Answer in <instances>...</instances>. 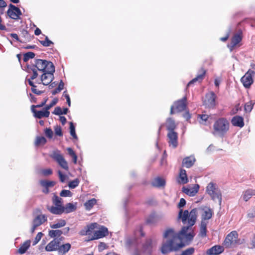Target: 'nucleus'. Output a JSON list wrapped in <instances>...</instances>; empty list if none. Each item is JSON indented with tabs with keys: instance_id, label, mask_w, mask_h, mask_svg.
<instances>
[{
	"instance_id": "obj_1",
	"label": "nucleus",
	"mask_w": 255,
	"mask_h": 255,
	"mask_svg": "<svg viewBox=\"0 0 255 255\" xmlns=\"http://www.w3.org/2000/svg\"><path fill=\"white\" fill-rule=\"evenodd\" d=\"M198 210L194 208L190 212L186 210L183 211L180 209L178 218L180 219L183 224H187V226L183 227L181 231L176 233L172 228L166 230L163 237V241L160 251L163 254L172 252H176L185 246L182 241L185 238L187 241H192L195 236L192 226L196 223L197 218Z\"/></svg>"
},
{
	"instance_id": "obj_2",
	"label": "nucleus",
	"mask_w": 255,
	"mask_h": 255,
	"mask_svg": "<svg viewBox=\"0 0 255 255\" xmlns=\"http://www.w3.org/2000/svg\"><path fill=\"white\" fill-rule=\"evenodd\" d=\"M230 123L225 118L216 120L213 125L212 133L215 136L224 137L230 129Z\"/></svg>"
},
{
	"instance_id": "obj_3",
	"label": "nucleus",
	"mask_w": 255,
	"mask_h": 255,
	"mask_svg": "<svg viewBox=\"0 0 255 255\" xmlns=\"http://www.w3.org/2000/svg\"><path fill=\"white\" fill-rule=\"evenodd\" d=\"M52 201L54 206H47V210L53 214L61 215L63 211L62 199L54 193Z\"/></svg>"
},
{
	"instance_id": "obj_4",
	"label": "nucleus",
	"mask_w": 255,
	"mask_h": 255,
	"mask_svg": "<svg viewBox=\"0 0 255 255\" xmlns=\"http://www.w3.org/2000/svg\"><path fill=\"white\" fill-rule=\"evenodd\" d=\"M250 66L251 69H249L241 79V82L246 88H249L253 84L254 82L253 77L255 75V64L251 63Z\"/></svg>"
},
{
	"instance_id": "obj_5",
	"label": "nucleus",
	"mask_w": 255,
	"mask_h": 255,
	"mask_svg": "<svg viewBox=\"0 0 255 255\" xmlns=\"http://www.w3.org/2000/svg\"><path fill=\"white\" fill-rule=\"evenodd\" d=\"M206 192L213 200H218L219 203L222 202V193L217 185L213 182L209 183L206 187Z\"/></svg>"
},
{
	"instance_id": "obj_6",
	"label": "nucleus",
	"mask_w": 255,
	"mask_h": 255,
	"mask_svg": "<svg viewBox=\"0 0 255 255\" xmlns=\"http://www.w3.org/2000/svg\"><path fill=\"white\" fill-rule=\"evenodd\" d=\"M32 66L35 67L37 70L43 72L47 70L52 71L54 66L53 63L50 61L38 59L34 60V63Z\"/></svg>"
},
{
	"instance_id": "obj_7",
	"label": "nucleus",
	"mask_w": 255,
	"mask_h": 255,
	"mask_svg": "<svg viewBox=\"0 0 255 255\" xmlns=\"http://www.w3.org/2000/svg\"><path fill=\"white\" fill-rule=\"evenodd\" d=\"M243 39V33L241 30H239L238 33L234 34L231 38V42L228 45V47L231 51H232L235 48L239 47L241 46L240 43Z\"/></svg>"
},
{
	"instance_id": "obj_8",
	"label": "nucleus",
	"mask_w": 255,
	"mask_h": 255,
	"mask_svg": "<svg viewBox=\"0 0 255 255\" xmlns=\"http://www.w3.org/2000/svg\"><path fill=\"white\" fill-rule=\"evenodd\" d=\"M55 72V67H53V70L51 71L50 70H47L43 72V74L41 76V82L37 83L38 84H42L44 85H48L54 79L53 73Z\"/></svg>"
},
{
	"instance_id": "obj_9",
	"label": "nucleus",
	"mask_w": 255,
	"mask_h": 255,
	"mask_svg": "<svg viewBox=\"0 0 255 255\" xmlns=\"http://www.w3.org/2000/svg\"><path fill=\"white\" fill-rule=\"evenodd\" d=\"M51 157L55 160L63 169L66 171L69 170L67 162L64 159L63 156L59 153V151L54 152L51 155Z\"/></svg>"
},
{
	"instance_id": "obj_10",
	"label": "nucleus",
	"mask_w": 255,
	"mask_h": 255,
	"mask_svg": "<svg viewBox=\"0 0 255 255\" xmlns=\"http://www.w3.org/2000/svg\"><path fill=\"white\" fill-rule=\"evenodd\" d=\"M7 14L10 18L18 20L20 19L22 12L18 7L10 3L9 4V8L7 11Z\"/></svg>"
},
{
	"instance_id": "obj_11",
	"label": "nucleus",
	"mask_w": 255,
	"mask_h": 255,
	"mask_svg": "<svg viewBox=\"0 0 255 255\" xmlns=\"http://www.w3.org/2000/svg\"><path fill=\"white\" fill-rule=\"evenodd\" d=\"M173 105L174 106L175 111L177 113L185 111L187 107V99L186 97H184L181 99L175 101Z\"/></svg>"
},
{
	"instance_id": "obj_12",
	"label": "nucleus",
	"mask_w": 255,
	"mask_h": 255,
	"mask_svg": "<svg viewBox=\"0 0 255 255\" xmlns=\"http://www.w3.org/2000/svg\"><path fill=\"white\" fill-rule=\"evenodd\" d=\"M238 238V234L237 231H233L229 233L225 238L224 242V246L226 248H230L233 244L237 243Z\"/></svg>"
},
{
	"instance_id": "obj_13",
	"label": "nucleus",
	"mask_w": 255,
	"mask_h": 255,
	"mask_svg": "<svg viewBox=\"0 0 255 255\" xmlns=\"http://www.w3.org/2000/svg\"><path fill=\"white\" fill-rule=\"evenodd\" d=\"M47 218L45 215H37L33 220V225L31 229V232L34 233L36 229L41 225L46 222Z\"/></svg>"
},
{
	"instance_id": "obj_14",
	"label": "nucleus",
	"mask_w": 255,
	"mask_h": 255,
	"mask_svg": "<svg viewBox=\"0 0 255 255\" xmlns=\"http://www.w3.org/2000/svg\"><path fill=\"white\" fill-rule=\"evenodd\" d=\"M216 95L213 92L206 94L204 101L205 106L209 108H214L216 106Z\"/></svg>"
},
{
	"instance_id": "obj_15",
	"label": "nucleus",
	"mask_w": 255,
	"mask_h": 255,
	"mask_svg": "<svg viewBox=\"0 0 255 255\" xmlns=\"http://www.w3.org/2000/svg\"><path fill=\"white\" fill-rule=\"evenodd\" d=\"M168 142L170 146L175 148L178 145V133L175 131H168L167 133Z\"/></svg>"
},
{
	"instance_id": "obj_16",
	"label": "nucleus",
	"mask_w": 255,
	"mask_h": 255,
	"mask_svg": "<svg viewBox=\"0 0 255 255\" xmlns=\"http://www.w3.org/2000/svg\"><path fill=\"white\" fill-rule=\"evenodd\" d=\"M40 185L43 187L42 192L45 194L49 193V188L54 186L56 182L54 181L41 180L39 182Z\"/></svg>"
},
{
	"instance_id": "obj_17",
	"label": "nucleus",
	"mask_w": 255,
	"mask_h": 255,
	"mask_svg": "<svg viewBox=\"0 0 255 255\" xmlns=\"http://www.w3.org/2000/svg\"><path fill=\"white\" fill-rule=\"evenodd\" d=\"M98 224L93 223L87 225L83 229L79 232V234L81 236H86L91 235L95 230L97 228Z\"/></svg>"
},
{
	"instance_id": "obj_18",
	"label": "nucleus",
	"mask_w": 255,
	"mask_h": 255,
	"mask_svg": "<svg viewBox=\"0 0 255 255\" xmlns=\"http://www.w3.org/2000/svg\"><path fill=\"white\" fill-rule=\"evenodd\" d=\"M206 73V70L203 68H201L198 72V74L197 76L193 78L191 81H190L187 85V88L189 87L190 85L193 84L195 82H201L202 80L204 79L205 75Z\"/></svg>"
},
{
	"instance_id": "obj_19",
	"label": "nucleus",
	"mask_w": 255,
	"mask_h": 255,
	"mask_svg": "<svg viewBox=\"0 0 255 255\" xmlns=\"http://www.w3.org/2000/svg\"><path fill=\"white\" fill-rule=\"evenodd\" d=\"M60 242L57 239H54L45 247V250L47 252L58 251Z\"/></svg>"
},
{
	"instance_id": "obj_20",
	"label": "nucleus",
	"mask_w": 255,
	"mask_h": 255,
	"mask_svg": "<svg viewBox=\"0 0 255 255\" xmlns=\"http://www.w3.org/2000/svg\"><path fill=\"white\" fill-rule=\"evenodd\" d=\"M108 235V229L105 227L102 226L99 230L96 231L94 233V236L91 240H92L100 239L107 236Z\"/></svg>"
},
{
	"instance_id": "obj_21",
	"label": "nucleus",
	"mask_w": 255,
	"mask_h": 255,
	"mask_svg": "<svg viewBox=\"0 0 255 255\" xmlns=\"http://www.w3.org/2000/svg\"><path fill=\"white\" fill-rule=\"evenodd\" d=\"M224 251L223 246L220 245H216L206 251L207 255H219Z\"/></svg>"
},
{
	"instance_id": "obj_22",
	"label": "nucleus",
	"mask_w": 255,
	"mask_h": 255,
	"mask_svg": "<svg viewBox=\"0 0 255 255\" xmlns=\"http://www.w3.org/2000/svg\"><path fill=\"white\" fill-rule=\"evenodd\" d=\"M196 159L194 156L191 155L183 158L182 162V166L186 168H190L195 163Z\"/></svg>"
},
{
	"instance_id": "obj_23",
	"label": "nucleus",
	"mask_w": 255,
	"mask_h": 255,
	"mask_svg": "<svg viewBox=\"0 0 255 255\" xmlns=\"http://www.w3.org/2000/svg\"><path fill=\"white\" fill-rule=\"evenodd\" d=\"M199 189V185L198 184H195L192 188L183 187L182 191L187 195L194 196L197 193Z\"/></svg>"
},
{
	"instance_id": "obj_24",
	"label": "nucleus",
	"mask_w": 255,
	"mask_h": 255,
	"mask_svg": "<svg viewBox=\"0 0 255 255\" xmlns=\"http://www.w3.org/2000/svg\"><path fill=\"white\" fill-rule=\"evenodd\" d=\"M232 124L235 127L243 128L244 125V118L240 116H236L232 118L231 120Z\"/></svg>"
},
{
	"instance_id": "obj_25",
	"label": "nucleus",
	"mask_w": 255,
	"mask_h": 255,
	"mask_svg": "<svg viewBox=\"0 0 255 255\" xmlns=\"http://www.w3.org/2000/svg\"><path fill=\"white\" fill-rule=\"evenodd\" d=\"M31 111L33 113L34 116L38 119H41L43 117L47 118L49 116L50 112L46 110L44 111H37L35 108H31Z\"/></svg>"
},
{
	"instance_id": "obj_26",
	"label": "nucleus",
	"mask_w": 255,
	"mask_h": 255,
	"mask_svg": "<svg viewBox=\"0 0 255 255\" xmlns=\"http://www.w3.org/2000/svg\"><path fill=\"white\" fill-rule=\"evenodd\" d=\"M165 180L160 177H156L151 183L152 186L157 188L164 187L165 185Z\"/></svg>"
},
{
	"instance_id": "obj_27",
	"label": "nucleus",
	"mask_w": 255,
	"mask_h": 255,
	"mask_svg": "<svg viewBox=\"0 0 255 255\" xmlns=\"http://www.w3.org/2000/svg\"><path fill=\"white\" fill-rule=\"evenodd\" d=\"M179 178L178 182L180 184H184L188 182L187 175L185 169L182 168L180 169L179 174Z\"/></svg>"
},
{
	"instance_id": "obj_28",
	"label": "nucleus",
	"mask_w": 255,
	"mask_h": 255,
	"mask_svg": "<svg viewBox=\"0 0 255 255\" xmlns=\"http://www.w3.org/2000/svg\"><path fill=\"white\" fill-rule=\"evenodd\" d=\"M37 69L32 67V66H27V71L29 74H31V75L30 76L29 79H26V81L28 83V81H32L33 80L35 79L38 76V73L37 72Z\"/></svg>"
},
{
	"instance_id": "obj_29",
	"label": "nucleus",
	"mask_w": 255,
	"mask_h": 255,
	"mask_svg": "<svg viewBox=\"0 0 255 255\" xmlns=\"http://www.w3.org/2000/svg\"><path fill=\"white\" fill-rule=\"evenodd\" d=\"M71 248V246L69 243H66L63 245H61L60 244L58 250L59 255H64L70 250Z\"/></svg>"
},
{
	"instance_id": "obj_30",
	"label": "nucleus",
	"mask_w": 255,
	"mask_h": 255,
	"mask_svg": "<svg viewBox=\"0 0 255 255\" xmlns=\"http://www.w3.org/2000/svg\"><path fill=\"white\" fill-rule=\"evenodd\" d=\"M166 127L168 131H174L176 128V125L173 119L171 118H169L166 120Z\"/></svg>"
},
{
	"instance_id": "obj_31",
	"label": "nucleus",
	"mask_w": 255,
	"mask_h": 255,
	"mask_svg": "<svg viewBox=\"0 0 255 255\" xmlns=\"http://www.w3.org/2000/svg\"><path fill=\"white\" fill-rule=\"evenodd\" d=\"M30 246V241L27 240L24 242L22 245H20L18 253L20 254H24L26 251L29 249Z\"/></svg>"
},
{
	"instance_id": "obj_32",
	"label": "nucleus",
	"mask_w": 255,
	"mask_h": 255,
	"mask_svg": "<svg viewBox=\"0 0 255 255\" xmlns=\"http://www.w3.org/2000/svg\"><path fill=\"white\" fill-rule=\"evenodd\" d=\"M63 209L62 214L63 213H69L74 211L76 209V207L73 203H69L66 204L65 206H63Z\"/></svg>"
},
{
	"instance_id": "obj_33",
	"label": "nucleus",
	"mask_w": 255,
	"mask_h": 255,
	"mask_svg": "<svg viewBox=\"0 0 255 255\" xmlns=\"http://www.w3.org/2000/svg\"><path fill=\"white\" fill-rule=\"evenodd\" d=\"M207 232V224L206 223L202 221L199 235L202 238L206 237Z\"/></svg>"
},
{
	"instance_id": "obj_34",
	"label": "nucleus",
	"mask_w": 255,
	"mask_h": 255,
	"mask_svg": "<svg viewBox=\"0 0 255 255\" xmlns=\"http://www.w3.org/2000/svg\"><path fill=\"white\" fill-rule=\"evenodd\" d=\"M97 203V200L95 198H92L90 200H88L84 204V206L86 210H91L93 206Z\"/></svg>"
},
{
	"instance_id": "obj_35",
	"label": "nucleus",
	"mask_w": 255,
	"mask_h": 255,
	"mask_svg": "<svg viewBox=\"0 0 255 255\" xmlns=\"http://www.w3.org/2000/svg\"><path fill=\"white\" fill-rule=\"evenodd\" d=\"M28 84L31 87V90L33 93L40 95L43 93L42 90H39L36 89L37 86L34 84L33 81H28Z\"/></svg>"
},
{
	"instance_id": "obj_36",
	"label": "nucleus",
	"mask_w": 255,
	"mask_h": 255,
	"mask_svg": "<svg viewBox=\"0 0 255 255\" xmlns=\"http://www.w3.org/2000/svg\"><path fill=\"white\" fill-rule=\"evenodd\" d=\"M46 139L44 136H37L35 141V145L36 146L43 145L46 143Z\"/></svg>"
},
{
	"instance_id": "obj_37",
	"label": "nucleus",
	"mask_w": 255,
	"mask_h": 255,
	"mask_svg": "<svg viewBox=\"0 0 255 255\" xmlns=\"http://www.w3.org/2000/svg\"><path fill=\"white\" fill-rule=\"evenodd\" d=\"M66 224V222L65 220L60 219L57 223L50 225V227L52 229L59 228L65 226Z\"/></svg>"
},
{
	"instance_id": "obj_38",
	"label": "nucleus",
	"mask_w": 255,
	"mask_h": 255,
	"mask_svg": "<svg viewBox=\"0 0 255 255\" xmlns=\"http://www.w3.org/2000/svg\"><path fill=\"white\" fill-rule=\"evenodd\" d=\"M63 234V232L60 230H50L49 231L48 235L51 238L59 237Z\"/></svg>"
},
{
	"instance_id": "obj_39",
	"label": "nucleus",
	"mask_w": 255,
	"mask_h": 255,
	"mask_svg": "<svg viewBox=\"0 0 255 255\" xmlns=\"http://www.w3.org/2000/svg\"><path fill=\"white\" fill-rule=\"evenodd\" d=\"M209 116L205 114L198 115L197 118L199 119V123L204 125H207L206 122Z\"/></svg>"
},
{
	"instance_id": "obj_40",
	"label": "nucleus",
	"mask_w": 255,
	"mask_h": 255,
	"mask_svg": "<svg viewBox=\"0 0 255 255\" xmlns=\"http://www.w3.org/2000/svg\"><path fill=\"white\" fill-rule=\"evenodd\" d=\"M213 212L211 209H208L204 211L202 214V219L204 220H209L212 217Z\"/></svg>"
},
{
	"instance_id": "obj_41",
	"label": "nucleus",
	"mask_w": 255,
	"mask_h": 255,
	"mask_svg": "<svg viewBox=\"0 0 255 255\" xmlns=\"http://www.w3.org/2000/svg\"><path fill=\"white\" fill-rule=\"evenodd\" d=\"M255 103L253 101L247 102L245 105V111L246 112L250 113L252 110Z\"/></svg>"
},
{
	"instance_id": "obj_42",
	"label": "nucleus",
	"mask_w": 255,
	"mask_h": 255,
	"mask_svg": "<svg viewBox=\"0 0 255 255\" xmlns=\"http://www.w3.org/2000/svg\"><path fill=\"white\" fill-rule=\"evenodd\" d=\"M254 194V191L253 190H247L244 193L243 199L245 201H247L252 197Z\"/></svg>"
},
{
	"instance_id": "obj_43",
	"label": "nucleus",
	"mask_w": 255,
	"mask_h": 255,
	"mask_svg": "<svg viewBox=\"0 0 255 255\" xmlns=\"http://www.w3.org/2000/svg\"><path fill=\"white\" fill-rule=\"evenodd\" d=\"M67 150L68 151V154L70 156H71L73 158V161L75 164L77 163V156L75 153V152L73 151V150L70 148L68 147L67 149Z\"/></svg>"
},
{
	"instance_id": "obj_44",
	"label": "nucleus",
	"mask_w": 255,
	"mask_h": 255,
	"mask_svg": "<svg viewBox=\"0 0 255 255\" xmlns=\"http://www.w3.org/2000/svg\"><path fill=\"white\" fill-rule=\"evenodd\" d=\"M22 36L24 38V41H29L33 36H31V35L29 34L28 31L26 30L23 29L21 31Z\"/></svg>"
},
{
	"instance_id": "obj_45",
	"label": "nucleus",
	"mask_w": 255,
	"mask_h": 255,
	"mask_svg": "<svg viewBox=\"0 0 255 255\" xmlns=\"http://www.w3.org/2000/svg\"><path fill=\"white\" fill-rule=\"evenodd\" d=\"M35 56V53L32 52H28L23 55V61L27 62L29 59H32Z\"/></svg>"
},
{
	"instance_id": "obj_46",
	"label": "nucleus",
	"mask_w": 255,
	"mask_h": 255,
	"mask_svg": "<svg viewBox=\"0 0 255 255\" xmlns=\"http://www.w3.org/2000/svg\"><path fill=\"white\" fill-rule=\"evenodd\" d=\"M80 181L78 178H76L72 181H71L68 183V186L70 188L73 189L77 187L79 184Z\"/></svg>"
},
{
	"instance_id": "obj_47",
	"label": "nucleus",
	"mask_w": 255,
	"mask_h": 255,
	"mask_svg": "<svg viewBox=\"0 0 255 255\" xmlns=\"http://www.w3.org/2000/svg\"><path fill=\"white\" fill-rule=\"evenodd\" d=\"M156 217L154 215H150L146 220V223L147 224H153L156 222Z\"/></svg>"
},
{
	"instance_id": "obj_48",
	"label": "nucleus",
	"mask_w": 255,
	"mask_h": 255,
	"mask_svg": "<svg viewBox=\"0 0 255 255\" xmlns=\"http://www.w3.org/2000/svg\"><path fill=\"white\" fill-rule=\"evenodd\" d=\"M52 173V170L50 168L43 169L40 170V173L43 176L51 175Z\"/></svg>"
},
{
	"instance_id": "obj_49",
	"label": "nucleus",
	"mask_w": 255,
	"mask_h": 255,
	"mask_svg": "<svg viewBox=\"0 0 255 255\" xmlns=\"http://www.w3.org/2000/svg\"><path fill=\"white\" fill-rule=\"evenodd\" d=\"M70 131L71 136L75 139L77 138V136L75 132V127L73 123H70Z\"/></svg>"
},
{
	"instance_id": "obj_50",
	"label": "nucleus",
	"mask_w": 255,
	"mask_h": 255,
	"mask_svg": "<svg viewBox=\"0 0 255 255\" xmlns=\"http://www.w3.org/2000/svg\"><path fill=\"white\" fill-rule=\"evenodd\" d=\"M39 42L45 47L50 46L51 44H53V43L48 39L47 36H46L45 40H40Z\"/></svg>"
},
{
	"instance_id": "obj_51",
	"label": "nucleus",
	"mask_w": 255,
	"mask_h": 255,
	"mask_svg": "<svg viewBox=\"0 0 255 255\" xmlns=\"http://www.w3.org/2000/svg\"><path fill=\"white\" fill-rule=\"evenodd\" d=\"M195 252V249L193 247L189 248L182 252V255H192Z\"/></svg>"
},
{
	"instance_id": "obj_52",
	"label": "nucleus",
	"mask_w": 255,
	"mask_h": 255,
	"mask_svg": "<svg viewBox=\"0 0 255 255\" xmlns=\"http://www.w3.org/2000/svg\"><path fill=\"white\" fill-rule=\"evenodd\" d=\"M72 195L71 192L68 190H62L60 193L61 197H71Z\"/></svg>"
},
{
	"instance_id": "obj_53",
	"label": "nucleus",
	"mask_w": 255,
	"mask_h": 255,
	"mask_svg": "<svg viewBox=\"0 0 255 255\" xmlns=\"http://www.w3.org/2000/svg\"><path fill=\"white\" fill-rule=\"evenodd\" d=\"M44 133L45 135L49 138H52L53 135V132L52 129L50 128H46L44 130Z\"/></svg>"
},
{
	"instance_id": "obj_54",
	"label": "nucleus",
	"mask_w": 255,
	"mask_h": 255,
	"mask_svg": "<svg viewBox=\"0 0 255 255\" xmlns=\"http://www.w3.org/2000/svg\"><path fill=\"white\" fill-rule=\"evenodd\" d=\"M58 102V99L57 98H54L51 103L49 105H47L45 107V109L48 111V110L51 109L53 106L55 105Z\"/></svg>"
},
{
	"instance_id": "obj_55",
	"label": "nucleus",
	"mask_w": 255,
	"mask_h": 255,
	"mask_svg": "<svg viewBox=\"0 0 255 255\" xmlns=\"http://www.w3.org/2000/svg\"><path fill=\"white\" fill-rule=\"evenodd\" d=\"M54 131H55V134L56 135L61 136L63 135L62 129L60 126H57L55 127H54Z\"/></svg>"
},
{
	"instance_id": "obj_56",
	"label": "nucleus",
	"mask_w": 255,
	"mask_h": 255,
	"mask_svg": "<svg viewBox=\"0 0 255 255\" xmlns=\"http://www.w3.org/2000/svg\"><path fill=\"white\" fill-rule=\"evenodd\" d=\"M48 98H45L43 100V102H41V104L37 105H32L31 108H41L44 106L47 102Z\"/></svg>"
},
{
	"instance_id": "obj_57",
	"label": "nucleus",
	"mask_w": 255,
	"mask_h": 255,
	"mask_svg": "<svg viewBox=\"0 0 255 255\" xmlns=\"http://www.w3.org/2000/svg\"><path fill=\"white\" fill-rule=\"evenodd\" d=\"M52 113L56 115H62V109L60 107H57L55 108Z\"/></svg>"
},
{
	"instance_id": "obj_58",
	"label": "nucleus",
	"mask_w": 255,
	"mask_h": 255,
	"mask_svg": "<svg viewBox=\"0 0 255 255\" xmlns=\"http://www.w3.org/2000/svg\"><path fill=\"white\" fill-rule=\"evenodd\" d=\"M43 234L41 232H39L37 235L36 236L35 239H34V244H37L41 239L42 237Z\"/></svg>"
},
{
	"instance_id": "obj_59",
	"label": "nucleus",
	"mask_w": 255,
	"mask_h": 255,
	"mask_svg": "<svg viewBox=\"0 0 255 255\" xmlns=\"http://www.w3.org/2000/svg\"><path fill=\"white\" fill-rule=\"evenodd\" d=\"M107 248L106 244L104 243L101 242L98 245V249L99 252H101Z\"/></svg>"
},
{
	"instance_id": "obj_60",
	"label": "nucleus",
	"mask_w": 255,
	"mask_h": 255,
	"mask_svg": "<svg viewBox=\"0 0 255 255\" xmlns=\"http://www.w3.org/2000/svg\"><path fill=\"white\" fill-rule=\"evenodd\" d=\"M58 175H59V179H60V181L61 182H65V180H66V175H64L61 171H59L58 172Z\"/></svg>"
},
{
	"instance_id": "obj_61",
	"label": "nucleus",
	"mask_w": 255,
	"mask_h": 255,
	"mask_svg": "<svg viewBox=\"0 0 255 255\" xmlns=\"http://www.w3.org/2000/svg\"><path fill=\"white\" fill-rule=\"evenodd\" d=\"M186 204V201L184 198H181L180 199L179 203L178 204V207L181 208L183 207Z\"/></svg>"
},
{
	"instance_id": "obj_62",
	"label": "nucleus",
	"mask_w": 255,
	"mask_h": 255,
	"mask_svg": "<svg viewBox=\"0 0 255 255\" xmlns=\"http://www.w3.org/2000/svg\"><path fill=\"white\" fill-rule=\"evenodd\" d=\"M248 218L250 219H253L255 217V210H253L252 211L249 212L247 214Z\"/></svg>"
},
{
	"instance_id": "obj_63",
	"label": "nucleus",
	"mask_w": 255,
	"mask_h": 255,
	"mask_svg": "<svg viewBox=\"0 0 255 255\" xmlns=\"http://www.w3.org/2000/svg\"><path fill=\"white\" fill-rule=\"evenodd\" d=\"M183 117L186 120V121H188L191 119V115L188 111H186V112L183 114Z\"/></svg>"
},
{
	"instance_id": "obj_64",
	"label": "nucleus",
	"mask_w": 255,
	"mask_h": 255,
	"mask_svg": "<svg viewBox=\"0 0 255 255\" xmlns=\"http://www.w3.org/2000/svg\"><path fill=\"white\" fill-rule=\"evenodd\" d=\"M10 36L14 38L16 41H20V42H21L19 39V37H18V36L17 34L16 33H10Z\"/></svg>"
}]
</instances>
